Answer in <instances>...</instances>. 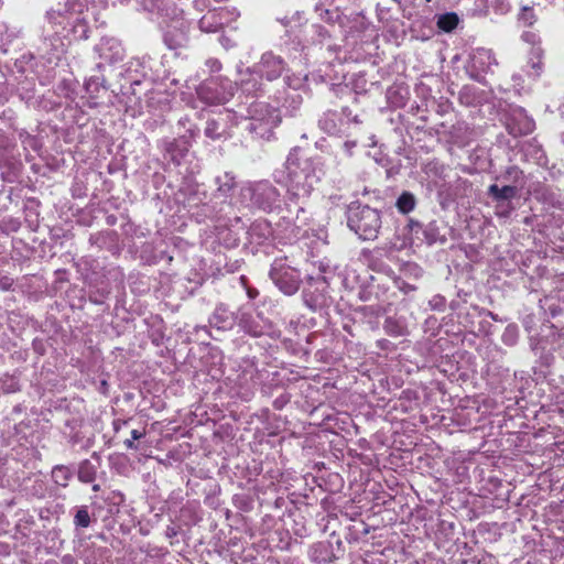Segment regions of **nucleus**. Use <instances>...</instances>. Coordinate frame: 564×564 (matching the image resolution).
<instances>
[{"label": "nucleus", "mask_w": 564, "mask_h": 564, "mask_svg": "<svg viewBox=\"0 0 564 564\" xmlns=\"http://www.w3.org/2000/svg\"><path fill=\"white\" fill-rule=\"evenodd\" d=\"M236 89L237 84L229 78L212 76L199 84L196 94L206 105H223L232 98Z\"/></svg>", "instance_id": "obj_6"}, {"label": "nucleus", "mask_w": 564, "mask_h": 564, "mask_svg": "<svg viewBox=\"0 0 564 564\" xmlns=\"http://www.w3.org/2000/svg\"><path fill=\"white\" fill-rule=\"evenodd\" d=\"M289 206V213L292 214L291 204H288Z\"/></svg>", "instance_id": "obj_60"}, {"label": "nucleus", "mask_w": 564, "mask_h": 564, "mask_svg": "<svg viewBox=\"0 0 564 564\" xmlns=\"http://www.w3.org/2000/svg\"><path fill=\"white\" fill-rule=\"evenodd\" d=\"M124 424H127V421L115 420L112 423L115 432H118L121 429V425Z\"/></svg>", "instance_id": "obj_54"}, {"label": "nucleus", "mask_w": 564, "mask_h": 564, "mask_svg": "<svg viewBox=\"0 0 564 564\" xmlns=\"http://www.w3.org/2000/svg\"><path fill=\"white\" fill-rule=\"evenodd\" d=\"M497 65V61L492 51L480 47L474 51L470 61L467 65V73L470 78L481 83L485 74L491 70V67Z\"/></svg>", "instance_id": "obj_12"}, {"label": "nucleus", "mask_w": 564, "mask_h": 564, "mask_svg": "<svg viewBox=\"0 0 564 564\" xmlns=\"http://www.w3.org/2000/svg\"><path fill=\"white\" fill-rule=\"evenodd\" d=\"M99 58L106 63L115 64L124 57V48L118 39L104 36L95 47Z\"/></svg>", "instance_id": "obj_16"}, {"label": "nucleus", "mask_w": 564, "mask_h": 564, "mask_svg": "<svg viewBox=\"0 0 564 564\" xmlns=\"http://www.w3.org/2000/svg\"><path fill=\"white\" fill-rule=\"evenodd\" d=\"M505 127L509 134L514 138L527 135L535 128L534 120L528 116L522 107H510L505 116Z\"/></svg>", "instance_id": "obj_11"}, {"label": "nucleus", "mask_w": 564, "mask_h": 564, "mask_svg": "<svg viewBox=\"0 0 564 564\" xmlns=\"http://www.w3.org/2000/svg\"><path fill=\"white\" fill-rule=\"evenodd\" d=\"M236 84L238 86V83ZM239 88L245 95L251 97L261 96L265 91L263 79H260L258 74L250 72V66L245 70H239Z\"/></svg>", "instance_id": "obj_18"}, {"label": "nucleus", "mask_w": 564, "mask_h": 564, "mask_svg": "<svg viewBox=\"0 0 564 564\" xmlns=\"http://www.w3.org/2000/svg\"><path fill=\"white\" fill-rule=\"evenodd\" d=\"M321 270H322L323 272H326V268H324V267H321Z\"/></svg>", "instance_id": "obj_61"}, {"label": "nucleus", "mask_w": 564, "mask_h": 564, "mask_svg": "<svg viewBox=\"0 0 564 564\" xmlns=\"http://www.w3.org/2000/svg\"><path fill=\"white\" fill-rule=\"evenodd\" d=\"M69 26H70V29L66 31V35L69 32H72L76 39H87L88 37L87 22L79 13L74 12Z\"/></svg>", "instance_id": "obj_27"}, {"label": "nucleus", "mask_w": 564, "mask_h": 564, "mask_svg": "<svg viewBox=\"0 0 564 564\" xmlns=\"http://www.w3.org/2000/svg\"><path fill=\"white\" fill-rule=\"evenodd\" d=\"M63 563L68 564L69 563V558L68 557H64L63 558Z\"/></svg>", "instance_id": "obj_58"}, {"label": "nucleus", "mask_w": 564, "mask_h": 564, "mask_svg": "<svg viewBox=\"0 0 564 564\" xmlns=\"http://www.w3.org/2000/svg\"><path fill=\"white\" fill-rule=\"evenodd\" d=\"M126 75L131 85H139L148 76V68L144 59L132 58L126 68Z\"/></svg>", "instance_id": "obj_24"}, {"label": "nucleus", "mask_w": 564, "mask_h": 564, "mask_svg": "<svg viewBox=\"0 0 564 564\" xmlns=\"http://www.w3.org/2000/svg\"><path fill=\"white\" fill-rule=\"evenodd\" d=\"M228 12V8L207 11L198 21L200 31L206 33H216L220 31L226 23H229V19H226Z\"/></svg>", "instance_id": "obj_19"}, {"label": "nucleus", "mask_w": 564, "mask_h": 564, "mask_svg": "<svg viewBox=\"0 0 564 564\" xmlns=\"http://www.w3.org/2000/svg\"><path fill=\"white\" fill-rule=\"evenodd\" d=\"M521 39L532 45L540 43V36L533 31H525L522 33Z\"/></svg>", "instance_id": "obj_40"}, {"label": "nucleus", "mask_w": 564, "mask_h": 564, "mask_svg": "<svg viewBox=\"0 0 564 564\" xmlns=\"http://www.w3.org/2000/svg\"><path fill=\"white\" fill-rule=\"evenodd\" d=\"M381 215L376 208L354 203L347 210V225L362 240H375L381 228Z\"/></svg>", "instance_id": "obj_3"}, {"label": "nucleus", "mask_w": 564, "mask_h": 564, "mask_svg": "<svg viewBox=\"0 0 564 564\" xmlns=\"http://www.w3.org/2000/svg\"><path fill=\"white\" fill-rule=\"evenodd\" d=\"M249 234L251 237L257 236L258 243H260L262 239H267L271 235V228L267 221H257L251 225Z\"/></svg>", "instance_id": "obj_33"}, {"label": "nucleus", "mask_w": 564, "mask_h": 564, "mask_svg": "<svg viewBox=\"0 0 564 564\" xmlns=\"http://www.w3.org/2000/svg\"><path fill=\"white\" fill-rule=\"evenodd\" d=\"M289 401V399H284L283 397L281 398H278L274 400L273 402V406L274 409L276 410H281L283 408V405Z\"/></svg>", "instance_id": "obj_48"}, {"label": "nucleus", "mask_w": 564, "mask_h": 564, "mask_svg": "<svg viewBox=\"0 0 564 564\" xmlns=\"http://www.w3.org/2000/svg\"><path fill=\"white\" fill-rule=\"evenodd\" d=\"M486 315H487L488 317H490V318H491L492 321H495V322H503V318L499 317V315H498V314H496V313H494V312H491V311H487Z\"/></svg>", "instance_id": "obj_53"}, {"label": "nucleus", "mask_w": 564, "mask_h": 564, "mask_svg": "<svg viewBox=\"0 0 564 564\" xmlns=\"http://www.w3.org/2000/svg\"><path fill=\"white\" fill-rule=\"evenodd\" d=\"M207 65L210 67L212 72H218L221 68V64L217 59H209V61H207Z\"/></svg>", "instance_id": "obj_47"}, {"label": "nucleus", "mask_w": 564, "mask_h": 564, "mask_svg": "<svg viewBox=\"0 0 564 564\" xmlns=\"http://www.w3.org/2000/svg\"><path fill=\"white\" fill-rule=\"evenodd\" d=\"M495 214L499 218H508L514 210L512 202H495Z\"/></svg>", "instance_id": "obj_36"}, {"label": "nucleus", "mask_w": 564, "mask_h": 564, "mask_svg": "<svg viewBox=\"0 0 564 564\" xmlns=\"http://www.w3.org/2000/svg\"><path fill=\"white\" fill-rule=\"evenodd\" d=\"M517 185H502L491 184L488 187V196L491 197L494 202H512L513 198L518 195Z\"/></svg>", "instance_id": "obj_25"}, {"label": "nucleus", "mask_w": 564, "mask_h": 564, "mask_svg": "<svg viewBox=\"0 0 564 564\" xmlns=\"http://www.w3.org/2000/svg\"><path fill=\"white\" fill-rule=\"evenodd\" d=\"M215 184L217 186L216 197L226 200L236 187L235 176L230 172H225L215 177Z\"/></svg>", "instance_id": "obj_23"}, {"label": "nucleus", "mask_w": 564, "mask_h": 564, "mask_svg": "<svg viewBox=\"0 0 564 564\" xmlns=\"http://www.w3.org/2000/svg\"><path fill=\"white\" fill-rule=\"evenodd\" d=\"M395 206L401 214H409L416 206V198L411 192H403L397 199Z\"/></svg>", "instance_id": "obj_29"}, {"label": "nucleus", "mask_w": 564, "mask_h": 564, "mask_svg": "<svg viewBox=\"0 0 564 564\" xmlns=\"http://www.w3.org/2000/svg\"><path fill=\"white\" fill-rule=\"evenodd\" d=\"M238 326L248 335L252 337H260L264 335L269 328L270 323L267 318L262 316V314H253L250 311L240 308L237 312V322Z\"/></svg>", "instance_id": "obj_14"}, {"label": "nucleus", "mask_w": 564, "mask_h": 564, "mask_svg": "<svg viewBox=\"0 0 564 564\" xmlns=\"http://www.w3.org/2000/svg\"><path fill=\"white\" fill-rule=\"evenodd\" d=\"M518 339L519 327L516 324H509L501 335L502 343L509 347H512L518 343Z\"/></svg>", "instance_id": "obj_34"}, {"label": "nucleus", "mask_w": 564, "mask_h": 564, "mask_svg": "<svg viewBox=\"0 0 564 564\" xmlns=\"http://www.w3.org/2000/svg\"><path fill=\"white\" fill-rule=\"evenodd\" d=\"M384 329L387 333L392 335H400V332L398 330V325L395 321L391 317L386 318L384 321Z\"/></svg>", "instance_id": "obj_41"}, {"label": "nucleus", "mask_w": 564, "mask_h": 564, "mask_svg": "<svg viewBox=\"0 0 564 564\" xmlns=\"http://www.w3.org/2000/svg\"><path fill=\"white\" fill-rule=\"evenodd\" d=\"M164 158L176 165H180L189 151L187 139L180 138L164 142Z\"/></svg>", "instance_id": "obj_22"}, {"label": "nucleus", "mask_w": 564, "mask_h": 564, "mask_svg": "<svg viewBox=\"0 0 564 564\" xmlns=\"http://www.w3.org/2000/svg\"><path fill=\"white\" fill-rule=\"evenodd\" d=\"M143 436H144V432H140L138 430H132L131 431V438L133 441H138V440L142 438Z\"/></svg>", "instance_id": "obj_51"}, {"label": "nucleus", "mask_w": 564, "mask_h": 564, "mask_svg": "<svg viewBox=\"0 0 564 564\" xmlns=\"http://www.w3.org/2000/svg\"><path fill=\"white\" fill-rule=\"evenodd\" d=\"M538 21L533 7L522 6L518 13V22L523 26H532Z\"/></svg>", "instance_id": "obj_32"}, {"label": "nucleus", "mask_w": 564, "mask_h": 564, "mask_svg": "<svg viewBox=\"0 0 564 564\" xmlns=\"http://www.w3.org/2000/svg\"><path fill=\"white\" fill-rule=\"evenodd\" d=\"M77 476L82 482H93L97 476V467L90 460L84 459L78 466Z\"/></svg>", "instance_id": "obj_28"}, {"label": "nucleus", "mask_w": 564, "mask_h": 564, "mask_svg": "<svg viewBox=\"0 0 564 564\" xmlns=\"http://www.w3.org/2000/svg\"><path fill=\"white\" fill-rule=\"evenodd\" d=\"M269 278L288 296L294 295L301 286L300 271L290 265L286 258H276L271 263Z\"/></svg>", "instance_id": "obj_7"}, {"label": "nucleus", "mask_w": 564, "mask_h": 564, "mask_svg": "<svg viewBox=\"0 0 564 564\" xmlns=\"http://www.w3.org/2000/svg\"><path fill=\"white\" fill-rule=\"evenodd\" d=\"M228 10H229V12L226 15V19H229V22L236 20L240 15V13L237 11L236 8H231V9H228Z\"/></svg>", "instance_id": "obj_49"}, {"label": "nucleus", "mask_w": 564, "mask_h": 564, "mask_svg": "<svg viewBox=\"0 0 564 564\" xmlns=\"http://www.w3.org/2000/svg\"><path fill=\"white\" fill-rule=\"evenodd\" d=\"M219 42L226 50L232 48L236 45V43L231 39L225 35H221L219 37Z\"/></svg>", "instance_id": "obj_45"}, {"label": "nucleus", "mask_w": 564, "mask_h": 564, "mask_svg": "<svg viewBox=\"0 0 564 564\" xmlns=\"http://www.w3.org/2000/svg\"><path fill=\"white\" fill-rule=\"evenodd\" d=\"M250 115L245 129L253 138L270 140L273 137V130L281 122L278 110L265 104H256L251 107Z\"/></svg>", "instance_id": "obj_4"}, {"label": "nucleus", "mask_w": 564, "mask_h": 564, "mask_svg": "<svg viewBox=\"0 0 564 564\" xmlns=\"http://www.w3.org/2000/svg\"><path fill=\"white\" fill-rule=\"evenodd\" d=\"M411 243L425 242L429 246L441 241L445 242V238H441L440 227L435 220L430 221L427 225H423L417 220L410 219L406 225Z\"/></svg>", "instance_id": "obj_13"}, {"label": "nucleus", "mask_w": 564, "mask_h": 564, "mask_svg": "<svg viewBox=\"0 0 564 564\" xmlns=\"http://www.w3.org/2000/svg\"><path fill=\"white\" fill-rule=\"evenodd\" d=\"M124 446L128 448V449H138L139 446L134 443V441L132 438H128L123 442Z\"/></svg>", "instance_id": "obj_50"}, {"label": "nucleus", "mask_w": 564, "mask_h": 564, "mask_svg": "<svg viewBox=\"0 0 564 564\" xmlns=\"http://www.w3.org/2000/svg\"><path fill=\"white\" fill-rule=\"evenodd\" d=\"M91 519L88 512L87 506H82L77 509L74 516V524L76 528H88L90 525Z\"/></svg>", "instance_id": "obj_35"}, {"label": "nucleus", "mask_w": 564, "mask_h": 564, "mask_svg": "<svg viewBox=\"0 0 564 564\" xmlns=\"http://www.w3.org/2000/svg\"><path fill=\"white\" fill-rule=\"evenodd\" d=\"M429 306L432 311L444 312L446 308V299L441 294H435L429 301Z\"/></svg>", "instance_id": "obj_39"}, {"label": "nucleus", "mask_w": 564, "mask_h": 564, "mask_svg": "<svg viewBox=\"0 0 564 564\" xmlns=\"http://www.w3.org/2000/svg\"><path fill=\"white\" fill-rule=\"evenodd\" d=\"M99 489H100V486H99V485H97V484H96V485H94V486H93V490H94V491H99Z\"/></svg>", "instance_id": "obj_57"}, {"label": "nucleus", "mask_w": 564, "mask_h": 564, "mask_svg": "<svg viewBox=\"0 0 564 564\" xmlns=\"http://www.w3.org/2000/svg\"><path fill=\"white\" fill-rule=\"evenodd\" d=\"M73 477V471L69 467L64 465H56L52 469V479L58 486L66 487Z\"/></svg>", "instance_id": "obj_30"}, {"label": "nucleus", "mask_w": 564, "mask_h": 564, "mask_svg": "<svg viewBox=\"0 0 564 564\" xmlns=\"http://www.w3.org/2000/svg\"><path fill=\"white\" fill-rule=\"evenodd\" d=\"M247 295H248L249 299L253 300V299H256L259 295V291L257 289H254V288H249L247 290Z\"/></svg>", "instance_id": "obj_52"}, {"label": "nucleus", "mask_w": 564, "mask_h": 564, "mask_svg": "<svg viewBox=\"0 0 564 564\" xmlns=\"http://www.w3.org/2000/svg\"><path fill=\"white\" fill-rule=\"evenodd\" d=\"M284 82L288 85V89L283 93V95L276 96V101L281 104L282 108H284L290 116H294L303 102L302 94L299 91L301 80H293L288 76L284 78Z\"/></svg>", "instance_id": "obj_15"}, {"label": "nucleus", "mask_w": 564, "mask_h": 564, "mask_svg": "<svg viewBox=\"0 0 564 564\" xmlns=\"http://www.w3.org/2000/svg\"><path fill=\"white\" fill-rule=\"evenodd\" d=\"M243 204L264 212H272L280 202L279 191L268 181L248 184L240 189Z\"/></svg>", "instance_id": "obj_5"}, {"label": "nucleus", "mask_w": 564, "mask_h": 564, "mask_svg": "<svg viewBox=\"0 0 564 564\" xmlns=\"http://www.w3.org/2000/svg\"><path fill=\"white\" fill-rule=\"evenodd\" d=\"M237 322V313L229 311L225 304H218L209 317V324L219 330L231 329Z\"/></svg>", "instance_id": "obj_21"}, {"label": "nucleus", "mask_w": 564, "mask_h": 564, "mask_svg": "<svg viewBox=\"0 0 564 564\" xmlns=\"http://www.w3.org/2000/svg\"><path fill=\"white\" fill-rule=\"evenodd\" d=\"M321 20L334 24L341 21V13L338 9L329 10V9H321L319 10Z\"/></svg>", "instance_id": "obj_37"}, {"label": "nucleus", "mask_w": 564, "mask_h": 564, "mask_svg": "<svg viewBox=\"0 0 564 564\" xmlns=\"http://www.w3.org/2000/svg\"><path fill=\"white\" fill-rule=\"evenodd\" d=\"M561 140L564 143V132L561 134Z\"/></svg>", "instance_id": "obj_59"}, {"label": "nucleus", "mask_w": 564, "mask_h": 564, "mask_svg": "<svg viewBox=\"0 0 564 564\" xmlns=\"http://www.w3.org/2000/svg\"><path fill=\"white\" fill-rule=\"evenodd\" d=\"M321 173L317 162L300 148H293L283 167L275 171V182L286 188L289 200L295 204V217L288 216L292 220H299L300 213H305V208L299 204V200L310 197L321 181Z\"/></svg>", "instance_id": "obj_1"}, {"label": "nucleus", "mask_w": 564, "mask_h": 564, "mask_svg": "<svg viewBox=\"0 0 564 564\" xmlns=\"http://www.w3.org/2000/svg\"><path fill=\"white\" fill-rule=\"evenodd\" d=\"M229 119L228 111L219 112L216 117L209 118L206 122L204 133L212 140H219L229 135Z\"/></svg>", "instance_id": "obj_20"}, {"label": "nucleus", "mask_w": 564, "mask_h": 564, "mask_svg": "<svg viewBox=\"0 0 564 564\" xmlns=\"http://www.w3.org/2000/svg\"><path fill=\"white\" fill-rule=\"evenodd\" d=\"M74 12L68 8L64 10H50L46 12V22L48 28H44L45 36L50 37L53 33L52 46L54 50H63V37H66L67 26H69Z\"/></svg>", "instance_id": "obj_9"}, {"label": "nucleus", "mask_w": 564, "mask_h": 564, "mask_svg": "<svg viewBox=\"0 0 564 564\" xmlns=\"http://www.w3.org/2000/svg\"><path fill=\"white\" fill-rule=\"evenodd\" d=\"M176 534H177V532H176V530H175L174 528H171V527H169V528H167V530H166V535H167L169 538H173V536H175Z\"/></svg>", "instance_id": "obj_56"}, {"label": "nucleus", "mask_w": 564, "mask_h": 564, "mask_svg": "<svg viewBox=\"0 0 564 564\" xmlns=\"http://www.w3.org/2000/svg\"><path fill=\"white\" fill-rule=\"evenodd\" d=\"M528 148H532L533 149V153H534V159L540 162L543 158H544V152L543 150L538 147V145H533V144H528Z\"/></svg>", "instance_id": "obj_44"}, {"label": "nucleus", "mask_w": 564, "mask_h": 564, "mask_svg": "<svg viewBox=\"0 0 564 564\" xmlns=\"http://www.w3.org/2000/svg\"><path fill=\"white\" fill-rule=\"evenodd\" d=\"M528 66L530 67V69L527 70L528 75L533 77V78L539 77V75L541 73V62L540 61L532 62V63H529Z\"/></svg>", "instance_id": "obj_42"}, {"label": "nucleus", "mask_w": 564, "mask_h": 564, "mask_svg": "<svg viewBox=\"0 0 564 564\" xmlns=\"http://www.w3.org/2000/svg\"><path fill=\"white\" fill-rule=\"evenodd\" d=\"M361 121L358 116H351V110L344 107L340 113L327 111L318 120L319 128L330 135L350 137L351 123L359 124Z\"/></svg>", "instance_id": "obj_8"}, {"label": "nucleus", "mask_w": 564, "mask_h": 564, "mask_svg": "<svg viewBox=\"0 0 564 564\" xmlns=\"http://www.w3.org/2000/svg\"><path fill=\"white\" fill-rule=\"evenodd\" d=\"M143 9L156 13L162 20L163 41L170 50L187 46L189 42V22L184 18L183 9L171 0H143Z\"/></svg>", "instance_id": "obj_2"}, {"label": "nucleus", "mask_w": 564, "mask_h": 564, "mask_svg": "<svg viewBox=\"0 0 564 564\" xmlns=\"http://www.w3.org/2000/svg\"><path fill=\"white\" fill-rule=\"evenodd\" d=\"M105 82L106 80L104 78H100V77H90L85 83L86 90L89 94H98L100 88H106L105 87Z\"/></svg>", "instance_id": "obj_38"}, {"label": "nucleus", "mask_w": 564, "mask_h": 564, "mask_svg": "<svg viewBox=\"0 0 564 564\" xmlns=\"http://www.w3.org/2000/svg\"><path fill=\"white\" fill-rule=\"evenodd\" d=\"M432 0H425L426 3L431 2Z\"/></svg>", "instance_id": "obj_62"}, {"label": "nucleus", "mask_w": 564, "mask_h": 564, "mask_svg": "<svg viewBox=\"0 0 564 564\" xmlns=\"http://www.w3.org/2000/svg\"><path fill=\"white\" fill-rule=\"evenodd\" d=\"M497 180L506 183V185H517V189H521L525 183V176L522 170L516 165L508 166Z\"/></svg>", "instance_id": "obj_26"}, {"label": "nucleus", "mask_w": 564, "mask_h": 564, "mask_svg": "<svg viewBox=\"0 0 564 564\" xmlns=\"http://www.w3.org/2000/svg\"><path fill=\"white\" fill-rule=\"evenodd\" d=\"M317 285L314 290L311 286L305 289L302 293L304 304L313 312L321 310L328 305L329 296L325 291L326 278H318L316 280Z\"/></svg>", "instance_id": "obj_17"}, {"label": "nucleus", "mask_w": 564, "mask_h": 564, "mask_svg": "<svg viewBox=\"0 0 564 564\" xmlns=\"http://www.w3.org/2000/svg\"><path fill=\"white\" fill-rule=\"evenodd\" d=\"M288 69V64L281 55L267 51L261 54L258 62L250 66V72L258 74L260 79L273 82L280 78Z\"/></svg>", "instance_id": "obj_10"}, {"label": "nucleus", "mask_w": 564, "mask_h": 564, "mask_svg": "<svg viewBox=\"0 0 564 564\" xmlns=\"http://www.w3.org/2000/svg\"><path fill=\"white\" fill-rule=\"evenodd\" d=\"M357 145V141L356 140H347L343 143V149L344 151L348 154V155H351L352 154V150Z\"/></svg>", "instance_id": "obj_43"}, {"label": "nucleus", "mask_w": 564, "mask_h": 564, "mask_svg": "<svg viewBox=\"0 0 564 564\" xmlns=\"http://www.w3.org/2000/svg\"><path fill=\"white\" fill-rule=\"evenodd\" d=\"M459 23V17L455 12H447L438 15L437 26L444 32H452Z\"/></svg>", "instance_id": "obj_31"}, {"label": "nucleus", "mask_w": 564, "mask_h": 564, "mask_svg": "<svg viewBox=\"0 0 564 564\" xmlns=\"http://www.w3.org/2000/svg\"><path fill=\"white\" fill-rule=\"evenodd\" d=\"M12 285V280L8 276H3L2 279H0V289L1 290H9Z\"/></svg>", "instance_id": "obj_46"}, {"label": "nucleus", "mask_w": 564, "mask_h": 564, "mask_svg": "<svg viewBox=\"0 0 564 564\" xmlns=\"http://www.w3.org/2000/svg\"><path fill=\"white\" fill-rule=\"evenodd\" d=\"M0 487H2V488L10 487L9 479H6V477L2 475H0Z\"/></svg>", "instance_id": "obj_55"}]
</instances>
